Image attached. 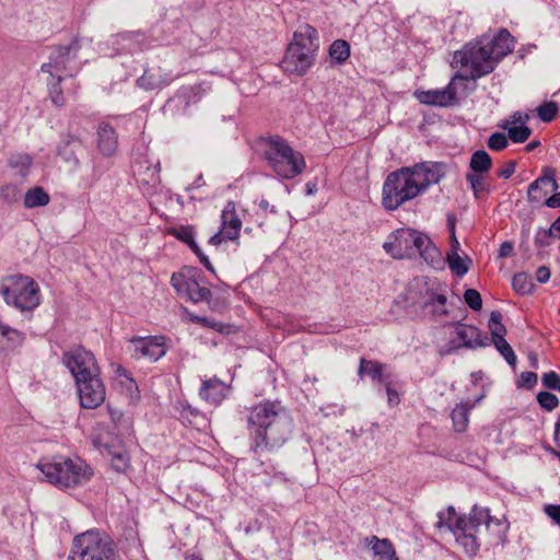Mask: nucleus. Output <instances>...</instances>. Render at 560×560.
Masks as SVG:
<instances>
[{
  "label": "nucleus",
  "instance_id": "36",
  "mask_svg": "<svg viewBox=\"0 0 560 560\" xmlns=\"http://www.w3.org/2000/svg\"><path fill=\"white\" fill-rule=\"evenodd\" d=\"M329 56L338 63L345 62L350 56V46L343 39H337L332 42L329 47Z\"/></svg>",
  "mask_w": 560,
  "mask_h": 560
},
{
  "label": "nucleus",
  "instance_id": "17",
  "mask_svg": "<svg viewBox=\"0 0 560 560\" xmlns=\"http://www.w3.org/2000/svg\"><path fill=\"white\" fill-rule=\"evenodd\" d=\"M456 339L451 341L452 349L468 348L477 349L489 345L487 336H482L479 329L463 323L455 324Z\"/></svg>",
  "mask_w": 560,
  "mask_h": 560
},
{
  "label": "nucleus",
  "instance_id": "14",
  "mask_svg": "<svg viewBox=\"0 0 560 560\" xmlns=\"http://www.w3.org/2000/svg\"><path fill=\"white\" fill-rule=\"evenodd\" d=\"M80 49L78 40H72L66 46H56L49 56V61L42 65L40 70L48 73L51 78L61 75V73L70 70L69 63L77 58Z\"/></svg>",
  "mask_w": 560,
  "mask_h": 560
},
{
  "label": "nucleus",
  "instance_id": "56",
  "mask_svg": "<svg viewBox=\"0 0 560 560\" xmlns=\"http://www.w3.org/2000/svg\"><path fill=\"white\" fill-rule=\"evenodd\" d=\"M544 512L555 524L560 525V504H546Z\"/></svg>",
  "mask_w": 560,
  "mask_h": 560
},
{
  "label": "nucleus",
  "instance_id": "15",
  "mask_svg": "<svg viewBox=\"0 0 560 560\" xmlns=\"http://www.w3.org/2000/svg\"><path fill=\"white\" fill-rule=\"evenodd\" d=\"M164 337H132L130 343L132 346V357L135 359H148L152 362L158 361L166 353Z\"/></svg>",
  "mask_w": 560,
  "mask_h": 560
},
{
  "label": "nucleus",
  "instance_id": "20",
  "mask_svg": "<svg viewBox=\"0 0 560 560\" xmlns=\"http://www.w3.org/2000/svg\"><path fill=\"white\" fill-rule=\"evenodd\" d=\"M481 40H485V45L497 65L514 48L512 36L508 30H501L493 37L482 36Z\"/></svg>",
  "mask_w": 560,
  "mask_h": 560
},
{
  "label": "nucleus",
  "instance_id": "21",
  "mask_svg": "<svg viewBox=\"0 0 560 560\" xmlns=\"http://www.w3.org/2000/svg\"><path fill=\"white\" fill-rule=\"evenodd\" d=\"M229 393V387L218 377H211L202 382L199 395L205 401L218 406Z\"/></svg>",
  "mask_w": 560,
  "mask_h": 560
},
{
  "label": "nucleus",
  "instance_id": "18",
  "mask_svg": "<svg viewBox=\"0 0 560 560\" xmlns=\"http://www.w3.org/2000/svg\"><path fill=\"white\" fill-rule=\"evenodd\" d=\"M85 153L82 140L72 135L63 137L57 145V155L68 165L75 170L80 165V156Z\"/></svg>",
  "mask_w": 560,
  "mask_h": 560
},
{
  "label": "nucleus",
  "instance_id": "28",
  "mask_svg": "<svg viewBox=\"0 0 560 560\" xmlns=\"http://www.w3.org/2000/svg\"><path fill=\"white\" fill-rule=\"evenodd\" d=\"M384 364L378 361H371L362 358L360 360V366L358 370V375L363 377V375L370 376L374 382L380 384H384L387 380H389V375H385L383 373Z\"/></svg>",
  "mask_w": 560,
  "mask_h": 560
},
{
  "label": "nucleus",
  "instance_id": "25",
  "mask_svg": "<svg viewBox=\"0 0 560 560\" xmlns=\"http://www.w3.org/2000/svg\"><path fill=\"white\" fill-rule=\"evenodd\" d=\"M446 285L444 284H434L432 288L428 289V300L423 303V307L432 306V313L435 316H444L448 314L446 308L447 298L445 294Z\"/></svg>",
  "mask_w": 560,
  "mask_h": 560
},
{
  "label": "nucleus",
  "instance_id": "29",
  "mask_svg": "<svg viewBox=\"0 0 560 560\" xmlns=\"http://www.w3.org/2000/svg\"><path fill=\"white\" fill-rule=\"evenodd\" d=\"M24 335L0 322V352L21 345Z\"/></svg>",
  "mask_w": 560,
  "mask_h": 560
},
{
  "label": "nucleus",
  "instance_id": "30",
  "mask_svg": "<svg viewBox=\"0 0 560 560\" xmlns=\"http://www.w3.org/2000/svg\"><path fill=\"white\" fill-rule=\"evenodd\" d=\"M50 198L43 187L36 186L28 189L24 195V207L27 209L48 205Z\"/></svg>",
  "mask_w": 560,
  "mask_h": 560
},
{
  "label": "nucleus",
  "instance_id": "55",
  "mask_svg": "<svg viewBox=\"0 0 560 560\" xmlns=\"http://www.w3.org/2000/svg\"><path fill=\"white\" fill-rule=\"evenodd\" d=\"M530 119L529 115L522 112L513 113L509 119H505L502 124H509V126H524Z\"/></svg>",
  "mask_w": 560,
  "mask_h": 560
},
{
  "label": "nucleus",
  "instance_id": "61",
  "mask_svg": "<svg viewBox=\"0 0 560 560\" xmlns=\"http://www.w3.org/2000/svg\"><path fill=\"white\" fill-rule=\"evenodd\" d=\"M536 279L540 283H546L550 279V269L546 266H541L536 271Z\"/></svg>",
  "mask_w": 560,
  "mask_h": 560
},
{
  "label": "nucleus",
  "instance_id": "4",
  "mask_svg": "<svg viewBox=\"0 0 560 560\" xmlns=\"http://www.w3.org/2000/svg\"><path fill=\"white\" fill-rule=\"evenodd\" d=\"M262 143L264 156L278 176L292 179L305 171L304 156L283 138L272 136L264 139Z\"/></svg>",
  "mask_w": 560,
  "mask_h": 560
},
{
  "label": "nucleus",
  "instance_id": "50",
  "mask_svg": "<svg viewBox=\"0 0 560 560\" xmlns=\"http://www.w3.org/2000/svg\"><path fill=\"white\" fill-rule=\"evenodd\" d=\"M112 466L116 471L122 472L129 467V456L125 452L113 453Z\"/></svg>",
  "mask_w": 560,
  "mask_h": 560
},
{
  "label": "nucleus",
  "instance_id": "24",
  "mask_svg": "<svg viewBox=\"0 0 560 560\" xmlns=\"http://www.w3.org/2000/svg\"><path fill=\"white\" fill-rule=\"evenodd\" d=\"M417 252L420 257L433 269L442 270L444 268V259L441 250L434 245L428 235H423Z\"/></svg>",
  "mask_w": 560,
  "mask_h": 560
},
{
  "label": "nucleus",
  "instance_id": "48",
  "mask_svg": "<svg viewBox=\"0 0 560 560\" xmlns=\"http://www.w3.org/2000/svg\"><path fill=\"white\" fill-rule=\"evenodd\" d=\"M464 301L472 311H480L482 308V299L480 293L475 289H467L464 292Z\"/></svg>",
  "mask_w": 560,
  "mask_h": 560
},
{
  "label": "nucleus",
  "instance_id": "44",
  "mask_svg": "<svg viewBox=\"0 0 560 560\" xmlns=\"http://www.w3.org/2000/svg\"><path fill=\"white\" fill-rule=\"evenodd\" d=\"M9 164L13 168L20 167L22 176H25L32 164V158L28 154H13L9 160Z\"/></svg>",
  "mask_w": 560,
  "mask_h": 560
},
{
  "label": "nucleus",
  "instance_id": "41",
  "mask_svg": "<svg viewBox=\"0 0 560 560\" xmlns=\"http://www.w3.org/2000/svg\"><path fill=\"white\" fill-rule=\"evenodd\" d=\"M57 81L55 83L50 84L49 88V97L54 105L58 107H62L66 104V98L63 96L62 89L60 86V83L62 81V75H57Z\"/></svg>",
  "mask_w": 560,
  "mask_h": 560
},
{
  "label": "nucleus",
  "instance_id": "5",
  "mask_svg": "<svg viewBox=\"0 0 560 560\" xmlns=\"http://www.w3.org/2000/svg\"><path fill=\"white\" fill-rule=\"evenodd\" d=\"M118 553L114 541L100 530H86L77 535L72 541L67 560H117Z\"/></svg>",
  "mask_w": 560,
  "mask_h": 560
},
{
  "label": "nucleus",
  "instance_id": "2",
  "mask_svg": "<svg viewBox=\"0 0 560 560\" xmlns=\"http://www.w3.org/2000/svg\"><path fill=\"white\" fill-rule=\"evenodd\" d=\"M36 468L42 471L45 480L59 489L77 488L89 482L93 469L80 457L55 456L42 458Z\"/></svg>",
  "mask_w": 560,
  "mask_h": 560
},
{
  "label": "nucleus",
  "instance_id": "19",
  "mask_svg": "<svg viewBox=\"0 0 560 560\" xmlns=\"http://www.w3.org/2000/svg\"><path fill=\"white\" fill-rule=\"evenodd\" d=\"M558 188L556 170L547 166L542 170V175L529 185L527 199L529 202H540L544 197L549 192L556 191Z\"/></svg>",
  "mask_w": 560,
  "mask_h": 560
},
{
  "label": "nucleus",
  "instance_id": "42",
  "mask_svg": "<svg viewBox=\"0 0 560 560\" xmlns=\"http://www.w3.org/2000/svg\"><path fill=\"white\" fill-rule=\"evenodd\" d=\"M439 521L436 523L438 528L446 527L452 532L454 522L457 517L456 511L453 506H448L446 511L438 514Z\"/></svg>",
  "mask_w": 560,
  "mask_h": 560
},
{
  "label": "nucleus",
  "instance_id": "12",
  "mask_svg": "<svg viewBox=\"0 0 560 560\" xmlns=\"http://www.w3.org/2000/svg\"><path fill=\"white\" fill-rule=\"evenodd\" d=\"M100 374L94 373L75 382L80 406L84 409H95L105 401L106 388Z\"/></svg>",
  "mask_w": 560,
  "mask_h": 560
},
{
  "label": "nucleus",
  "instance_id": "43",
  "mask_svg": "<svg viewBox=\"0 0 560 560\" xmlns=\"http://www.w3.org/2000/svg\"><path fill=\"white\" fill-rule=\"evenodd\" d=\"M537 401L547 411H552L559 405V398L550 392H539L537 394Z\"/></svg>",
  "mask_w": 560,
  "mask_h": 560
},
{
  "label": "nucleus",
  "instance_id": "7",
  "mask_svg": "<svg viewBox=\"0 0 560 560\" xmlns=\"http://www.w3.org/2000/svg\"><path fill=\"white\" fill-rule=\"evenodd\" d=\"M0 295L8 304L22 312L33 311L40 301L38 284L31 277L23 275L4 278L0 285Z\"/></svg>",
  "mask_w": 560,
  "mask_h": 560
},
{
  "label": "nucleus",
  "instance_id": "64",
  "mask_svg": "<svg viewBox=\"0 0 560 560\" xmlns=\"http://www.w3.org/2000/svg\"><path fill=\"white\" fill-rule=\"evenodd\" d=\"M258 207H259V209H260L262 212H265V213H267V212H270V213H272V214L277 213L276 206L270 205V203L268 202V200H266V199H261V200L258 202Z\"/></svg>",
  "mask_w": 560,
  "mask_h": 560
},
{
  "label": "nucleus",
  "instance_id": "34",
  "mask_svg": "<svg viewBox=\"0 0 560 560\" xmlns=\"http://www.w3.org/2000/svg\"><path fill=\"white\" fill-rule=\"evenodd\" d=\"M502 129L508 131V137L514 143H524L532 135V129L524 126H509V124H500Z\"/></svg>",
  "mask_w": 560,
  "mask_h": 560
},
{
  "label": "nucleus",
  "instance_id": "31",
  "mask_svg": "<svg viewBox=\"0 0 560 560\" xmlns=\"http://www.w3.org/2000/svg\"><path fill=\"white\" fill-rule=\"evenodd\" d=\"M171 80L165 75H156L155 73L145 70L143 74L137 80V85L143 90L151 91L167 85Z\"/></svg>",
  "mask_w": 560,
  "mask_h": 560
},
{
  "label": "nucleus",
  "instance_id": "8",
  "mask_svg": "<svg viewBox=\"0 0 560 560\" xmlns=\"http://www.w3.org/2000/svg\"><path fill=\"white\" fill-rule=\"evenodd\" d=\"M454 61L462 67H469V73L465 74L468 80H477L491 73L497 67L495 61L489 54L485 40H477L475 44H467L462 50L454 54Z\"/></svg>",
  "mask_w": 560,
  "mask_h": 560
},
{
  "label": "nucleus",
  "instance_id": "32",
  "mask_svg": "<svg viewBox=\"0 0 560 560\" xmlns=\"http://www.w3.org/2000/svg\"><path fill=\"white\" fill-rule=\"evenodd\" d=\"M491 156L485 150H478L470 158L469 167L475 173H488L491 168Z\"/></svg>",
  "mask_w": 560,
  "mask_h": 560
},
{
  "label": "nucleus",
  "instance_id": "38",
  "mask_svg": "<svg viewBox=\"0 0 560 560\" xmlns=\"http://www.w3.org/2000/svg\"><path fill=\"white\" fill-rule=\"evenodd\" d=\"M559 112V106L556 102H545L536 108L537 116L544 122L552 121Z\"/></svg>",
  "mask_w": 560,
  "mask_h": 560
},
{
  "label": "nucleus",
  "instance_id": "45",
  "mask_svg": "<svg viewBox=\"0 0 560 560\" xmlns=\"http://www.w3.org/2000/svg\"><path fill=\"white\" fill-rule=\"evenodd\" d=\"M168 234L173 235L177 240L186 243L187 245L189 243H192L194 230L191 226L182 225V226H177V228L176 226L170 228Z\"/></svg>",
  "mask_w": 560,
  "mask_h": 560
},
{
  "label": "nucleus",
  "instance_id": "6",
  "mask_svg": "<svg viewBox=\"0 0 560 560\" xmlns=\"http://www.w3.org/2000/svg\"><path fill=\"white\" fill-rule=\"evenodd\" d=\"M421 194L417 178L412 176L409 167H401L387 175L382 190V205L387 210H396L402 203Z\"/></svg>",
  "mask_w": 560,
  "mask_h": 560
},
{
  "label": "nucleus",
  "instance_id": "16",
  "mask_svg": "<svg viewBox=\"0 0 560 560\" xmlns=\"http://www.w3.org/2000/svg\"><path fill=\"white\" fill-rule=\"evenodd\" d=\"M412 176L417 178V185L421 188V192L429 186L439 184L446 174V165L442 162H421L409 166Z\"/></svg>",
  "mask_w": 560,
  "mask_h": 560
},
{
  "label": "nucleus",
  "instance_id": "51",
  "mask_svg": "<svg viewBox=\"0 0 560 560\" xmlns=\"http://www.w3.org/2000/svg\"><path fill=\"white\" fill-rule=\"evenodd\" d=\"M541 383L546 388L560 393V375L555 371L545 373L541 377Z\"/></svg>",
  "mask_w": 560,
  "mask_h": 560
},
{
  "label": "nucleus",
  "instance_id": "62",
  "mask_svg": "<svg viewBox=\"0 0 560 560\" xmlns=\"http://www.w3.org/2000/svg\"><path fill=\"white\" fill-rule=\"evenodd\" d=\"M514 246L511 242H503L499 248V257H509L513 254Z\"/></svg>",
  "mask_w": 560,
  "mask_h": 560
},
{
  "label": "nucleus",
  "instance_id": "23",
  "mask_svg": "<svg viewBox=\"0 0 560 560\" xmlns=\"http://www.w3.org/2000/svg\"><path fill=\"white\" fill-rule=\"evenodd\" d=\"M97 145L104 156H112L118 148L115 129L107 122H101L97 128Z\"/></svg>",
  "mask_w": 560,
  "mask_h": 560
},
{
  "label": "nucleus",
  "instance_id": "27",
  "mask_svg": "<svg viewBox=\"0 0 560 560\" xmlns=\"http://www.w3.org/2000/svg\"><path fill=\"white\" fill-rule=\"evenodd\" d=\"M482 396L478 397L474 404L460 402L455 406L451 412L453 428L456 432L463 433L467 430L469 424V411L474 408L475 404L480 401Z\"/></svg>",
  "mask_w": 560,
  "mask_h": 560
},
{
  "label": "nucleus",
  "instance_id": "49",
  "mask_svg": "<svg viewBox=\"0 0 560 560\" xmlns=\"http://www.w3.org/2000/svg\"><path fill=\"white\" fill-rule=\"evenodd\" d=\"M488 147L493 151H501L509 144V137L502 132H494L488 139Z\"/></svg>",
  "mask_w": 560,
  "mask_h": 560
},
{
  "label": "nucleus",
  "instance_id": "57",
  "mask_svg": "<svg viewBox=\"0 0 560 560\" xmlns=\"http://www.w3.org/2000/svg\"><path fill=\"white\" fill-rule=\"evenodd\" d=\"M537 383V374L534 372H523L520 377V386L533 388Z\"/></svg>",
  "mask_w": 560,
  "mask_h": 560
},
{
  "label": "nucleus",
  "instance_id": "54",
  "mask_svg": "<svg viewBox=\"0 0 560 560\" xmlns=\"http://www.w3.org/2000/svg\"><path fill=\"white\" fill-rule=\"evenodd\" d=\"M555 237L550 230L539 229L535 234V245L544 248L550 245V240Z\"/></svg>",
  "mask_w": 560,
  "mask_h": 560
},
{
  "label": "nucleus",
  "instance_id": "26",
  "mask_svg": "<svg viewBox=\"0 0 560 560\" xmlns=\"http://www.w3.org/2000/svg\"><path fill=\"white\" fill-rule=\"evenodd\" d=\"M366 545L371 546L375 560H399L394 545L387 538L371 536L365 539Z\"/></svg>",
  "mask_w": 560,
  "mask_h": 560
},
{
  "label": "nucleus",
  "instance_id": "35",
  "mask_svg": "<svg viewBox=\"0 0 560 560\" xmlns=\"http://www.w3.org/2000/svg\"><path fill=\"white\" fill-rule=\"evenodd\" d=\"M503 315L500 311H492L489 318V329L492 341L505 338L506 328L502 324Z\"/></svg>",
  "mask_w": 560,
  "mask_h": 560
},
{
  "label": "nucleus",
  "instance_id": "13",
  "mask_svg": "<svg viewBox=\"0 0 560 560\" xmlns=\"http://www.w3.org/2000/svg\"><path fill=\"white\" fill-rule=\"evenodd\" d=\"M171 284L177 294L194 303L209 302L211 298V291L201 287L197 279L188 276L184 270L172 275Z\"/></svg>",
  "mask_w": 560,
  "mask_h": 560
},
{
  "label": "nucleus",
  "instance_id": "52",
  "mask_svg": "<svg viewBox=\"0 0 560 560\" xmlns=\"http://www.w3.org/2000/svg\"><path fill=\"white\" fill-rule=\"evenodd\" d=\"M452 532L454 534H456L457 532H459L460 534H467L474 532V527L468 517L457 515Z\"/></svg>",
  "mask_w": 560,
  "mask_h": 560
},
{
  "label": "nucleus",
  "instance_id": "1",
  "mask_svg": "<svg viewBox=\"0 0 560 560\" xmlns=\"http://www.w3.org/2000/svg\"><path fill=\"white\" fill-rule=\"evenodd\" d=\"M246 421L252 450L256 453L281 447L293 430L291 417L271 401H261L250 408Z\"/></svg>",
  "mask_w": 560,
  "mask_h": 560
},
{
  "label": "nucleus",
  "instance_id": "63",
  "mask_svg": "<svg viewBox=\"0 0 560 560\" xmlns=\"http://www.w3.org/2000/svg\"><path fill=\"white\" fill-rule=\"evenodd\" d=\"M544 205L549 208H560V192H555L552 196L544 201Z\"/></svg>",
  "mask_w": 560,
  "mask_h": 560
},
{
  "label": "nucleus",
  "instance_id": "33",
  "mask_svg": "<svg viewBox=\"0 0 560 560\" xmlns=\"http://www.w3.org/2000/svg\"><path fill=\"white\" fill-rule=\"evenodd\" d=\"M446 261L452 272L457 277H463L469 270L468 262H470V259L468 257L466 259L462 258L458 253H447Z\"/></svg>",
  "mask_w": 560,
  "mask_h": 560
},
{
  "label": "nucleus",
  "instance_id": "39",
  "mask_svg": "<svg viewBox=\"0 0 560 560\" xmlns=\"http://www.w3.org/2000/svg\"><path fill=\"white\" fill-rule=\"evenodd\" d=\"M483 173H467L466 180L469 183L475 196L478 198L482 191H489L487 184L483 180Z\"/></svg>",
  "mask_w": 560,
  "mask_h": 560
},
{
  "label": "nucleus",
  "instance_id": "37",
  "mask_svg": "<svg viewBox=\"0 0 560 560\" xmlns=\"http://www.w3.org/2000/svg\"><path fill=\"white\" fill-rule=\"evenodd\" d=\"M513 289L520 294H529L534 289V283L529 275L525 272L516 273L512 280Z\"/></svg>",
  "mask_w": 560,
  "mask_h": 560
},
{
  "label": "nucleus",
  "instance_id": "58",
  "mask_svg": "<svg viewBox=\"0 0 560 560\" xmlns=\"http://www.w3.org/2000/svg\"><path fill=\"white\" fill-rule=\"evenodd\" d=\"M195 319H196V324H199L203 327L212 328L218 331H222L223 325L219 322H215L211 318L203 317V316L195 317Z\"/></svg>",
  "mask_w": 560,
  "mask_h": 560
},
{
  "label": "nucleus",
  "instance_id": "22",
  "mask_svg": "<svg viewBox=\"0 0 560 560\" xmlns=\"http://www.w3.org/2000/svg\"><path fill=\"white\" fill-rule=\"evenodd\" d=\"M221 229L225 238L230 241L237 240L242 229V221L236 214V206L233 201H229L221 214Z\"/></svg>",
  "mask_w": 560,
  "mask_h": 560
},
{
  "label": "nucleus",
  "instance_id": "59",
  "mask_svg": "<svg viewBox=\"0 0 560 560\" xmlns=\"http://www.w3.org/2000/svg\"><path fill=\"white\" fill-rule=\"evenodd\" d=\"M386 393H387V399L389 405H398L400 401L399 394L397 390L392 388L390 381L387 380L384 384Z\"/></svg>",
  "mask_w": 560,
  "mask_h": 560
},
{
  "label": "nucleus",
  "instance_id": "60",
  "mask_svg": "<svg viewBox=\"0 0 560 560\" xmlns=\"http://www.w3.org/2000/svg\"><path fill=\"white\" fill-rule=\"evenodd\" d=\"M516 161H509L502 170L499 171L498 176L504 179L510 178L515 172Z\"/></svg>",
  "mask_w": 560,
  "mask_h": 560
},
{
  "label": "nucleus",
  "instance_id": "9",
  "mask_svg": "<svg viewBox=\"0 0 560 560\" xmlns=\"http://www.w3.org/2000/svg\"><path fill=\"white\" fill-rule=\"evenodd\" d=\"M423 233L412 229H398L392 240L383 244L384 250L395 259L411 258L417 252Z\"/></svg>",
  "mask_w": 560,
  "mask_h": 560
},
{
  "label": "nucleus",
  "instance_id": "11",
  "mask_svg": "<svg viewBox=\"0 0 560 560\" xmlns=\"http://www.w3.org/2000/svg\"><path fill=\"white\" fill-rule=\"evenodd\" d=\"M467 81L468 77L456 72L448 84L442 90L417 91L416 98L424 105L436 107H453L458 104L456 81Z\"/></svg>",
  "mask_w": 560,
  "mask_h": 560
},
{
  "label": "nucleus",
  "instance_id": "53",
  "mask_svg": "<svg viewBox=\"0 0 560 560\" xmlns=\"http://www.w3.org/2000/svg\"><path fill=\"white\" fill-rule=\"evenodd\" d=\"M1 196L7 202H16L20 198V189L12 184L4 185L1 188Z\"/></svg>",
  "mask_w": 560,
  "mask_h": 560
},
{
  "label": "nucleus",
  "instance_id": "3",
  "mask_svg": "<svg viewBox=\"0 0 560 560\" xmlns=\"http://www.w3.org/2000/svg\"><path fill=\"white\" fill-rule=\"evenodd\" d=\"M318 48L316 28L310 24L302 25L285 49L281 68L290 74L304 75L314 65Z\"/></svg>",
  "mask_w": 560,
  "mask_h": 560
},
{
  "label": "nucleus",
  "instance_id": "47",
  "mask_svg": "<svg viewBox=\"0 0 560 560\" xmlns=\"http://www.w3.org/2000/svg\"><path fill=\"white\" fill-rule=\"evenodd\" d=\"M489 511L488 510H485V509H480L478 506H474L468 518L474 527V532L477 530V528L482 524V523H488L489 521Z\"/></svg>",
  "mask_w": 560,
  "mask_h": 560
},
{
  "label": "nucleus",
  "instance_id": "40",
  "mask_svg": "<svg viewBox=\"0 0 560 560\" xmlns=\"http://www.w3.org/2000/svg\"><path fill=\"white\" fill-rule=\"evenodd\" d=\"M497 350L501 353V355L505 359V361L514 366L516 363V355L512 349V347L509 345V342L505 340V338H501L498 340L492 341Z\"/></svg>",
  "mask_w": 560,
  "mask_h": 560
},
{
  "label": "nucleus",
  "instance_id": "10",
  "mask_svg": "<svg viewBox=\"0 0 560 560\" xmlns=\"http://www.w3.org/2000/svg\"><path fill=\"white\" fill-rule=\"evenodd\" d=\"M62 363L67 366L75 382L94 373H100V366L94 354L81 346L65 351L62 353Z\"/></svg>",
  "mask_w": 560,
  "mask_h": 560
},
{
  "label": "nucleus",
  "instance_id": "46",
  "mask_svg": "<svg viewBox=\"0 0 560 560\" xmlns=\"http://www.w3.org/2000/svg\"><path fill=\"white\" fill-rule=\"evenodd\" d=\"M474 533L475 532L459 534L456 538L457 542H459L470 555L476 553L479 548V545Z\"/></svg>",
  "mask_w": 560,
  "mask_h": 560
}]
</instances>
